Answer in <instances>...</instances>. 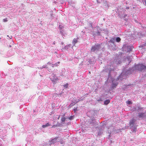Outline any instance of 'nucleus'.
Here are the masks:
<instances>
[{
  "label": "nucleus",
  "mask_w": 146,
  "mask_h": 146,
  "mask_svg": "<svg viewBox=\"0 0 146 146\" xmlns=\"http://www.w3.org/2000/svg\"><path fill=\"white\" fill-rule=\"evenodd\" d=\"M58 138V137H57L53 139L52 138L51 139H50L49 142V145H53L56 143L57 142V140Z\"/></svg>",
  "instance_id": "1a4fd4ad"
},
{
  "label": "nucleus",
  "mask_w": 146,
  "mask_h": 146,
  "mask_svg": "<svg viewBox=\"0 0 146 146\" xmlns=\"http://www.w3.org/2000/svg\"><path fill=\"white\" fill-rule=\"evenodd\" d=\"M77 110H77V108H74V113L76 112Z\"/></svg>",
  "instance_id": "4c0bfd02"
},
{
  "label": "nucleus",
  "mask_w": 146,
  "mask_h": 146,
  "mask_svg": "<svg viewBox=\"0 0 146 146\" xmlns=\"http://www.w3.org/2000/svg\"><path fill=\"white\" fill-rule=\"evenodd\" d=\"M59 28L60 29H62L63 28V26L61 25H59Z\"/></svg>",
  "instance_id": "a19ab883"
},
{
  "label": "nucleus",
  "mask_w": 146,
  "mask_h": 146,
  "mask_svg": "<svg viewBox=\"0 0 146 146\" xmlns=\"http://www.w3.org/2000/svg\"><path fill=\"white\" fill-rule=\"evenodd\" d=\"M62 93H60V94H59L58 95V96H60V97H62Z\"/></svg>",
  "instance_id": "c03bdc74"
},
{
  "label": "nucleus",
  "mask_w": 146,
  "mask_h": 146,
  "mask_svg": "<svg viewBox=\"0 0 146 146\" xmlns=\"http://www.w3.org/2000/svg\"><path fill=\"white\" fill-rule=\"evenodd\" d=\"M103 101V100H102V98H100L97 100V101L99 102H100V101Z\"/></svg>",
  "instance_id": "58836bf2"
},
{
  "label": "nucleus",
  "mask_w": 146,
  "mask_h": 146,
  "mask_svg": "<svg viewBox=\"0 0 146 146\" xmlns=\"http://www.w3.org/2000/svg\"><path fill=\"white\" fill-rule=\"evenodd\" d=\"M133 67H132L131 68H129V69L127 70L125 73V74H126V76L128 75V74H131L133 72V71H135V70H133Z\"/></svg>",
  "instance_id": "4468645a"
},
{
  "label": "nucleus",
  "mask_w": 146,
  "mask_h": 146,
  "mask_svg": "<svg viewBox=\"0 0 146 146\" xmlns=\"http://www.w3.org/2000/svg\"><path fill=\"white\" fill-rule=\"evenodd\" d=\"M52 64V63H51V62H48L47 63V64Z\"/></svg>",
  "instance_id": "49530a36"
},
{
  "label": "nucleus",
  "mask_w": 146,
  "mask_h": 146,
  "mask_svg": "<svg viewBox=\"0 0 146 146\" xmlns=\"http://www.w3.org/2000/svg\"><path fill=\"white\" fill-rule=\"evenodd\" d=\"M141 107H139V106H138L137 108V109H139V108H140Z\"/></svg>",
  "instance_id": "5fc2aeb1"
},
{
  "label": "nucleus",
  "mask_w": 146,
  "mask_h": 146,
  "mask_svg": "<svg viewBox=\"0 0 146 146\" xmlns=\"http://www.w3.org/2000/svg\"><path fill=\"white\" fill-rule=\"evenodd\" d=\"M43 68H46L48 69V71H50L49 70V69H48V67H47L46 65H44L42 67H40V69H42Z\"/></svg>",
  "instance_id": "a878e982"
},
{
  "label": "nucleus",
  "mask_w": 146,
  "mask_h": 146,
  "mask_svg": "<svg viewBox=\"0 0 146 146\" xmlns=\"http://www.w3.org/2000/svg\"><path fill=\"white\" fill-rule=\"evenodd\" d=\"M145 4L146 5V0H145Z\"/></svg>",
  "instance_id": "e2e57ef3"
},
{
  "label": "nucleus",
  "mask_w": 146,
  "mask_h": 146,
  "mask_svg": "<svg viewBox=\"0 0 146 146\" xmlns=\"http://www.w3.org/2000/svg\"><path fill=\"white\" fill-rule=\"evenodd\" d=\"M57 116V115H53L52 117V119H53V120H55V119H56V118H57V117L56 116Z\"/></svg>",
  "instance_id": "72a5a7b5"
},
{
  "label": "nucleus",
  "mask_w": 146,
  "mask_h": 146,
  "mask_svg": "<svg viewBox=\"0 0 146 146\" xmlns=\"http://www.w3.org/2000/svg\"><path fill=\"white\" fill-rule=\"evenodd\" d=\"M60 118V116H59L57 118V119L58 120Z\"/></svg>",
  "instance_id": "864d4df0"
},
{
  "label": "nucleus",
  "mask_w": 146,
  "mask_h": 146,
  "mask_svg": "<svg viewBox=\"0 0 146 146\" xmlns=\"http://www.w3.org/2000/svg\"><path fill=\"white\" fill-rule=\"evenodd\" d=\"M143 108L142 107H140L139 109H137V112H138L139 113L140 112H142L144 111H143Z\"/></svg>",
  "instance_id": "5701e85b"
},
{
  "label": "nucleus",
  "mask_w": 146,
  "mask_h": 146,
  "mask_svg": "<svg viewBox=\"0 0 146 146\" xmlns=\"http://www.w3.org/2000/svg\"><path fill=\"white\" fill-rule=\"evenodd\" d=\"M93 121H94L93 120L92 122H90V123L91 124H92V125H94V122Z\"/></svg>",
  "instance_id": "37998d69"
},
{
  "label": "nucleus",
  "mask_w": 146,
  "mask_h": 146,
  "mask_svg": "<svg viewBox=\"0 0 146 146\" xmlns=\"http://www.w3.org/2000/svg\"><path fill=\"white\" fill-rule=\"evenodd\" d=\"M103 131L102 130H100L98 132V135L99 136L100 135L103 133Z\"/></svg>",
  "instance_id": "b1692460"
},
{
  "label": "nucleus",
  "mask_w": 146,
  "mask_h": 146,
  "mask_svg": "<svg viewBox=\"0 0 146 146\" xmlns=\"http://www.w3.org/2000/svg\"><path fill=\"white\" fill-rule=\"evenodd\" d=\"M118 84V80L117 79L113 80H112V84L110 86L111 89H113L116 88Z\"/></svg>",
  "instance_id": "423d86ee"
},
{
  "label": "nucleus",
  "mask_w": 146,
  "mask_h": 146,
  "mask_svg": "<svg viewBox=\"0 0 146 146\" xmlns=\"http://www.w3.org/2000/svg\"><path fill=\"white\" fill-rule=\"evenodd\" d=\"M110 141H111V142H112V141L111 140Z\"/></svg>",
  "instance_id": "0e129e2a"
},
{
  "label": "nucleus",
  "mask_w": 146,
  "mask_h": 146,
  "mask_svg": "<svg viewBox=\"0 0 146 146\" xmlns=\"http://www.w3.org/2000/svg\"><path fill=\"white\" fill-rule=\"evenodd\" d=\"M133 70H137L141 72H144L146 70V65L142 63H139L135 64L133 66Z\"/></svg>",
  "instance_id": "f03ea898"
},
{
  "label": "nucleus",
  "mask_w": 146,
  "mask_h": 146,
  "mask_svg": "<svg viewBox=\"0 0 146 146\" xmlns=\"http://www.w3.org/2000/svg\"><path fill=\"white\" fill-rule=\"evenodd\" d=\"M115 38H112L110 39V40L108 41V43H115Z\"/></svg>",
  "instance_id": "6ab92c4d"
},
{
  "label": "nucleus",
  "mask_w": 146,
  "mask_h": 146,
  "mask_svg": "<svg viewBox=\"0 0 146 146\" xmlns=\"http://www.w3.org/2000/svg\"><path fill=\"white\" fill-rule=\"evenodd\" d=\"M120 57L118 56L115 57L113 60V63L117 64H120L121 62V59Z\"/></svg>",
  "instance_id": "9d476101"
},
{
  "label": "nucleus",
  "mask_w": 146,
  "mask_h": 146,
  "mask_svg": "<svg viewBox=\"0 0 146 146\" xmlns=\"http://www.w3.org/2000/svg\"><path fill=\"white\" fill-rule=\"evenodd\" d=\"M55 125L56 127H59L61 125V124L60 123H59L58 122H57V123L56 125Z\"/></svg>",
  "instance_id": "2f4dec72"
},
{
  "label": "nucleus",
  "mask_w": 146,
  "mask_h": 146,
  "mask_svg": "<svg viewBox=\"0 0 146 146\" xmlns=\"http://www.w3.org/2000/svg\"><path fill=\"white\" fill-rule=\"evenodd\" d=\"M127 59H128V60L129 61V63L131 61V60H130V57L129 56H127Z\"/></svg>",
  "instance_id": "c9c22d12"
},
{
  "label": "nucleus",
  "mask_w": 146,
  "mask_h": 146,
  "mask_svg": "<svg viewBox=\"0 0 146 146\" xmlns=\"http://www.w3.org/2000/svg\"><path fill=\"white\" fill-rule=\"evenodd\" d=\"M110 134L111 133L108 135V138H109L110 137Z\"/></svg>",
  "instance_id": "3c124183"
},
{
  "label": "nucleus",
  "mask_w": 146,
  "mask_h": 146,
  "mask_svg": "<svg viewBox=\"0 0 146 146\" xmlns=\"http://www.w3.org/2000/svg\"><path fill=\"white\" fill-rule=\"evenodd\" d=\"M74 115H71L68 117V119L70 120H72L74 119Z\"/></svg>",
  "instance_id": "bb28decb"
},
{
  "label": "nucleus",
  "mask_w": 146,
  "mask_h": 146,
  "mask_svg": "<svg viewBox=\"0 0 146 146\" xmlns=\"http://www.w3.org/2000/svg\"><path fill=\"white\" fill-rule=\"evenodd\" d=\"M11 45H10L9 46V47H11Z\"/></svg>",
  "instance_id": "680f3d73"
},
{
  "label": "nucleus",
  "mask_w": 146,
  "mask_h": 146,
  "mask_svg": "<svg viewBox=\"0 0 146 146\" xmlns=\"http://www.w3.org/2000/svg\"><path fill=\"white\" fill-rule=\"evenodd\" d=\"M137 119L134 117L132 118L129 121V126L133 132H136L137 126Z\"/></svg>",
  "instance_id": "f257e3e1"
},
{
  "label": "nucleus",
  "mask_w": 146,
  "mask_h": 146,
  "mask_svg": "<svg viewBox=\"0 0 146 146\" xmlns=\"http://www.w3.org/2000/svg\"><path fill=\"white\" fill-rule=\"evenodd\" d=\"M104 94H102V97L103 96H104Z\"/></svg>",
  "instance_id": "4d7b16f0"
},
{
  "label": "nucleus",
  "mask_w": 146,
  "mask_h": 146,
  "mask_svg": "<svg viewBox=\"0 0 146 146\" xmlns=\"http://www.w3.org/2000/svg\"><path fill=\"white\" fill-rule=\"evenodd\" d=\"M5 116L6 119H8L11 116V113L9 111L7 113H6L5 114Z\"/></svg>",
  "instance_id": "a211bd4d"
},
{
  "label": "nucleus",
  "mask_w": 146,
  "mask_h": 146,
  "mask_svg": "<svg viewBox=\"0 0 146 146\" xmlns=\"http://www.w3.org/2000/svg\"><path fill=\"white\" fill-rule=\"evenodd\" d=\"M132 110L133 111L137 110V108L135 107H133L132 108Z\"/></svg>",
  "instance_id": "f704fd0d"
},
{
  "label": "nucleus",
  "mask_w": 146,
  "mask_h": 146,
  "mask_svg": "<svg viewBox=\"0 0 146 146\" xmlns=\"http://www.w3.org/2000/svg\"><path fill=\"white\" fill-rule=\"evenodd\" d=\"M68 46H66L64 47V49H68Z\"/></svg>",
  "instance_id": "79ce46f5"
},
{
  "label": "nucleus",
  "mask_w": 146,
  "mask_h": 146,
  "mask_svg": "<svg viewBox=\"0 0 146 146\" xmlns=\"http://www.w3.org/2000/svg\"><path fill=\"white\" fill-rule=\"evenodd\" d=\"M56 127V126H55V125H53L52 126V127Z\"/></svg>",
  "instance_id": "603ef678"
},
{
  "label": "nucleus",
  "mask_w": 146,
  "mask_h": 146,
  "mask_svg": "<svg viewBox=\"0 0 146 146\" xmlns=\"http://www.w3.org/2000/svg\"><path fill=\"white\" fill-rule=\"evenodd\" d=\"M54 66H54V65H52V67H54Z\"/></svg>",
  "instance_id": "bf43d9fd"
},
{
  "label": "nucleus",
  "mask_w": 146,
  "mask_h": 146,
  "mask_svg": "<svg viewBox=\"0 0 146 146\" xmlns=\"http://www.w3.org/2000/svg\"><path fill=\"white\" fill-rule=\"evenodd\" d=\"M121 39L119 37H117L115 39L116 41L117 42H119L121 41Z\"/></svg>",
  "instance_id": "393cba45"
},
{
  "label": "nucleus",
  "mask_w": 146,
  "mask_h": 146,
  "mask_svg": "<svg viewBox=\"0 0 146 146\" xmlns=\"http://www.w3.org/2000/svg\"><path fill=\"white\" fill-rule=\"evenodd\" d=\"M126 103L127 104L129 105L132 104V102L129 100H128L126 102Z\"/></svg>",
  "instance_id": "7c9ffc66"
},
{
  "label": "nucleus",
  "mask_w": 146,
  "mask_h": 146,
  "mask_svg": "<svg viewBox=\"0 0 146 146\" xmlns=\"http://www.w3.org/2000/svg\"><path fill=\"white\" fill-rule=\"evenodd\" d=\"M108 48L110 49L113 50H116L115 43H108Z\"/></svg>",
  "instance_id": "0eeeda50"
},
{
  "label": "nucleus",
  "mask_w": 146,
  "mask_h": 146,
  "mask_svg": "<svg viewBox=\"0 0 146 146\" xmlns=\"http://www.w3.org/2000/svg\"><path fill=\"white\" fill-rule=\"evenodd\" d=\"M133 48V46L128 44H124L122 48V50L124 51L129 52L131 51Z\"/></svg>",
  "instance_id": "20e7f679"
},
{
  "label": "nucleus",
  "mask_w": 146,
  "mask_h": 146,
  "mask_svg": "<svg viewBox=\"0 0 146 146\" xmlns=\"http://www.w3.org/2000/svg\"><path fill=\"white\" fill-rule=\"evenodd\" d=\"M102 45V43L95 44L94 45L92 46L90 50V52L91 53L97 54L100 50Z\"/></svg>",
  "instance_id": "7ed1b4c3"
},
{
  "label": "nucleus",
  "mask_w": 146,
  "mask_h": 146,
  "mask_svg": "<svg viewBox=\"0 0 146 146\" xmlns=\"http://www.w3.org/2000/svg\"><path fill=\"white\" fill-rule=\"evenodd\" d=\"M60 33L62 34V30L61 29H60Z\"/></svg>",
  "instance_id": "09e8293b"
},
{
  "label": "nucleus",
  "mask_w": 146,
  "mask_h": 146,
  "mask_svg": "<svg viewBox=\"0 0 146 146\" xmlns=\"http://www.w3.org/2000/svg\"><path fill=\"white\" fill-rule=\"evenodd\" d=\"M92 23L89 22L88 24V26L90 27H91L92 28H93Z\"/></svg>",
  "instance_id": "cd10ccee"
},
{
  "label": "nucleus",
  "mask_w": 146,
  "mask_h": 146,
  "mask_svg": "<svg viewBox=\"0 0 146 146\" xmlns=\"http://www.w3.org/2000/svg\"><path fill=\"white\" fill-rule=\"evenodd\" d=\"M78 38H74V39L72 42V44L73 45H74L76 43L78 42Z\"/></svg>",
  "instance_id": "aec40b11"
},
{
  "label": "nucleus",
  "mask_w": 146,
  "mask_h": 146,
  "mask_svg": "<svg viewBox=\"0 0 146 146\" xmlns=\"http://www.w3.org/2000/svg\"><path fill=\"white\" fill-rule=\"evenodd\" d=\"M126 76H127L125 73L124 72H122L117 79L118 80H122L123 79L125 78Z\"/></svg>",
  "instance_id": "6e6552de"
},
{
  "label": "nucleus",
  "mask_w": 146,
  "mask_h": 146,
  "mask_svg": "<svg viewBox=\"0 0 146 146\" xmlns=\"http://www.w3.org/2000/svg\"><path fill=\"white\" fill-rule=\"evenodd\" d=\"M68 84L67 83L66 84H65L64 86L65 87V88H67L68 87Z\"/></svg>",
  "instance_id": "ea45409f"
},
{
  "label": "nucleus",
  "mask_w": 146,
  "mask_h": 146,
  "mask_svg": "<svg viewBox=\"0 0 146 146\" xmlns=\"http://www.w3.org/2000/svg\"><path fill=\"white\" fill-rule=\"evenodd\" d=\"M55 41H54L53 42V44H55Z\"/></svg>",
  "instance_id": "13d9d810"
},
{
  "label": "nucleus",
  "mask_w": 146,
  "mask_h": 146,
  "mask_svg": "<svg viewBox=\"0 0 146 146\" xmlns=\"http://www.w3.org/2000/svg\"><path fill=\"white\" fill-rule=\"evenodd\" d=\"M54 3H56V1H54Z\"/></svg>",
  "instance_id": "052dcab7"
},
{
  "label": "nucleus",
  "mask_w": 146,
  "mask_h": 146,
  "mask_svg": "<svg viewBox=\"0 0 146 146\" xmlns=\"http://www.w3.org/2000/svg\"><path fill=\"white\" fill-rule=\"evenodd\" d=\"M137 116L139 119H144L146 118V112L145 111L138 113Z\"/></svg>",
  "instance_id": "39448f33"
},
{
  "label": "nucleus",
  "mask_w": 146,
  "mask_h": 146,
  "mask_svg": "<svg viewBox=\"0 0 146 146\" xmlns=\"http://www.w3.org/2000/svg\"><path fill=\"white\" fill-rule=\"evenodd\" d=\"M89 33L92 34L94 37L96 36L100 35V32L98 31L96 32L91 31L90 32H89Z\"/></svg>",
  "instance_id": "ddd939ff"
},
{
  "label": "nucleus",
  "mask_w": 146,
  "mask_h": 146,
  "mask_svg": "<svg viewBox=\"0 0 146 146\" xmlns=\"http://www.w3.org/2000/svg\"><path fill=\"white\" fill-rule=\"evenodd\" d=\"M60 63V62H57L54 64H53H53H52V65H54V66H58V64H59Z\"/></svg>",
  "instance_id": "c85d7f7f"
},
{
  "label": "nucleus",
  "mask_w": 146,
  "mask_h": 146,
  "mask_svg": "<svg viewBox=\"0 0 146 146\" xmlns=\"http://www.w3.org/2000/svg\"><path fill=\"white\" fill-rule=\"evenodd\" d=\"M96 62V60L94 57H92L91 58L89 59L88 62H89L90 64H94Z\"/></svg>",
  "instance_id": "2eb2a0df"
},
{
  "label": "nucleus",
  "mask_w": 146,
  "mask_h": 146,
  "mask_svg": "<svg viewBox=\"0 0 146 146\" xmlns=\"http://www.w3.org/2000/svg\"><path fill=\"white\" fill-rule=\"evenodd\" d=\"M124 20L125 21H127V20H128V19H124Z\"/></svg>",
  "instance_id": "8fccbe9b"
},
{
  "label": "nucleus",
  "mask_w": 146,
  "mask_h": 146,
  "mask_svg": "<svg viewBox=\"0 0 146 146\" xmlns=\"http://www.w3.org/2000/svg\"><path fill=\"white\" fill-rule=\"evenodd\" d=\"M110 102V100L109 99L106 100L104 101V104L105 105H107L109 104Z\"/></svg>",
  "instance_id": "4be33fe9"
},
{
  "label": "nucleus",
  "mask_w": 146,
  "mask_h": 146,
  "mask_svg": "<svg viewBox=\"0 0 146 146\" xmlns=\"http://www.w3.org/2000/svg\"><path fill=\"white\" fill-rule=\"evenodd\" d=\"M97 2L98 3H100L102 1H104V0H97Z\"/></svg>",
  "instance_id": "473e14b6"
},
{
  "label": "nucleus",
  "mask_w": 146,
  "mask_h": 146,
  "mask_svg": "<svg viewBox=\"0 0 146 146\" xmlns=\"http://www.w3.org/2000/svg\"><path fill=\"white\" fill-rule=\"evenodd\" d=\"M52 78L51 77L50 79L53 83L55 84L56 82V81L57 80L58 78L55 74H53L51 76Z\"/></svg>",
  "instance_id": "9b49d317"
},
{
  "label": "nucleus",
  "mask_w": 146,
  "mask_h": 146,
  "mask_svg": "<svg viewBox=\"0 0 146 146\" xmlns=\"http://www.w3.org/2000/svg\"><path fill=\"white\" fill-rule=\"evenodd\" d=\"M7 36L8 37H9V38H10V39H11V38H12V36H9L8 35H7Z\"/></svg>",
  "instance_id": "a18cd8bd"
},
{
  "label": "nucleus",
  "mask_w": 146,
  "mask_h": 146,
  "mask_svg": "<svg viewBox=\"0 0 146 146\" xmlns=\"http://www.w3.org/2000/svg\"><path fill=\"white\" fill-rule=\"evenodd\" d=\"M112 70V69L110 68V67H108L107 68H105L104 69V71L107 72H109L108 76L109 77L111 76V72Z\"/></svg>",
  "instance_id": "f8f14e48"
},
{
  "label": "nucleus",
  "mask_w": 146,
  "mask_h": 146,
  "mask_svg": "<svg viewBox=\"0 0 146 146\" xmlns=\"http://www.w3.org/2000/svg\"><path fill=\"white\" fill-rule=\"evenodd\" d=\"M129 7H127L126 8V9H129Z\"/></svg>",
  "instance_id": "6e6d98bb"
},
{
  "label": "nucleus",
  "mask_w": 146,
  "mask_h": 146,
  "mask_svg": "<svg viewBox=\"0 0 146 146\" xmlns=\"http://www.w3.org/2000/svg\"><path fill=\"white\" fill-rule=\"evenodd\" d=\"M8 21L7 20V18H5V19H4L3 20V21L4 22H7Z\"/></svg>",
  "instance_id": "e433bc0d"
},
{
  "label": "nucleus",
  "mask_w": 146,
  "mask_h": 146,
  "mask_svg": "<svg viewBox=\"0 0 146 146\" xmlns=\"http://www.w3.org/2000/svg\"><path fill=\"white\" fill-rule=\"evenodd\" d=\"M103 2L104 3V5L105 6V8L106 9H108L109 6V5L108 4V1H103Z\"/></svg>",
  "instance_id": "f3484780"
},
{
  "label": "nucleus",
  "mask_w": 146,
  "mask_h": 146,
  "mask_svg": "<svg viewBox=\"0 0 146 146\" xmlns=\"http://www.w3.org/2000/svg\"><path fill=\"white\" fill-rule=\"evenodd\" d=\"M76 102H73L72 101V102L70 103V105H69V106L71 107L72 106H73L76 103Z\"/></svg>",
  "instance_id": "c756f323"
},
{
  "label": "nucleus",
  "mask_w": 146,
  "mask_h": 146,
  "mask_svg": "<svg viewBox=\"0 0 146 146\" xmlns=\"http://www.w3.org/2000/svg\"><path fill=\"white\" fill-rule=\"evenodd\" d=\"M50 125V124L49 123H47L45 125H43L42 127L43 128H45Z\"/></svg>",
  "instance_id": "412c9836"
},
{
  "label": "nucleus",
  "mask_w": 146,
  "mask_h": 146,
  "mask_svg": "<svg viewBox=\"0 0 146 146\" xmlns=\"http://www.w3.org/2000/svg\"><path fill=\"white\" fill-rule=\"evenodd\" d=\"M127 16V14H125L123 17V18H125L126 16Z\"/></svg>",
  "instance_id": "de8ad7c7"
},
{
  "label": "nucleus",
  "mask_w": 146,
  "mask_h": 146,
  "mask_svg": "<svg viewBox=\"0 0 146 146\" xmlns=\"http://www.w3.org/2000/svg\"><path fill=\"white\" fill-rule=\"evenodd\" d=\"M64 115H62L61 119V121L63 123H64L65 121H67V120H66L67 119V118H66V117H64Z\"/></svg>",
  "instance_id": "dca6fc26"
}]
</instances>
